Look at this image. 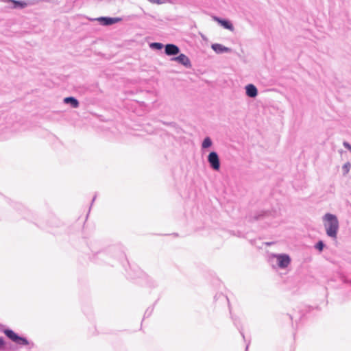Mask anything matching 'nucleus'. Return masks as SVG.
Segmentation results:
<instances>
[{
  "label": "nucleus",
  "mask_w": 351,
  "mask_h": 351,
  "mask_svg": "<svg viewBox=\"0 0 351 351\" xmlns=\"http://www.w3.org/2000/svg\"><path fill=\"white\" fill-rule=\"evenodd\" d=\"M319 292L322 298L318 301L324 300L328 295L339 302L351 299V287H330L329 289L326 287H320Z\"/></svg>",
  "instance_id": "nucleus-1"
},
{
  "label": "nucleus",
  "mask_w": 351,
  "mask_h": 351,
  "mask_svg": "<svg viewBox=\"0 0 351 351\" xmlns=\"http://www.w3.org/2000/svg\"><path fill=\"white\" fill-rule=\"evenodd\" d=\"M0 331L3 332L10 340L16 345L27 346L28 350H31L35 346L34 342L29 341L25 337L19 335L13 330L5 328L2 324H0Z\"/></svg>",
  "instance_id": "nucleus-2"
},
{
  "label": "nucleus",
  "mask_w": 351,
  "mask_h": 351,
  "mask_svg": "<svg viewBox=\"0 0 351 351\" xmlns=\"http://www.w3.org/2000/svg\"><path fill=\"white\" fill-rule=\"evenodd\" d=\"M324 225L328 237L336 239L339 230V221L335 215L326 213L323 217Z\"/></svg>",
  "instance_id": "nucleus-3"
},
{
  "label": "nucleus",
  "mask_w": 351,
  "mask_h": 351,
  "mask_svg": "<svg viewBox=\"0 0 351 351\" xmlns=\"http://www.w3.org/2000/svg\"><path fill=\"white\" fill-rule=\"evenodd\" d=\"M215 299L216 300H226V301H227L228 305V308H229V311H230V313L231 315V319H232V320L233 322V324L237 327L238 330L239 331V333L242 336V337L244 339V341H245V335L243 333V326H242V324H241V322L240 319L238 317L234 316V315H232L231 306H230V300H229L228 297L227 295H224L223 293H217L215 295Z\"/></svg>",
  "instance_id": "nucleus-4"
},
{
  "label": "nucleus",
  "mask_w": 351,
  "mask_h": 351,
  "mask_svg": "<svg viewBox=\"0 0 351 351\" xmlns=\"http://www.w3.org/2000/svg\"><path fill=\"white\" fill-rule=\"evenodd\" d=\"M269 261L272 264H276L278 267L285 269L288 267L291 263V258L285 254H273L269 258Z\"/></svg>",
  "instance_id": "nucleus-5"
},
{
  "label": "nucleus",
  "mask_w": 351,
  "mask_h": 351,
  "mask_svg": "<svg viewBox=\"0 0 351 351\" xmlns=\"http://www.w3.org/2000/svg\"><path fill=\"white\" fill-rule=\"evenodd\" d=\"M304 316V313L301 310L298 313V317H296L293 314L285 313L282 315V321H289L291 324V326L293 328H296L298 327V321L301 320Z\"/></svg>",
  "instance_id": "nucleus-6"
},
{
  "label": "nucleus",
  "mask_w": 351,
  "mask_h": 351,
  "mask_svg": "<svg viewBox=\"0 0 351 351\" xmlns=\"http://www.w3.org/2000/svg\"><path fill=\"white\" fill-rule=\"evenodd\" d=\"M208 162L209 163L210 167L215 170L219 171L220 169L221 162L218 154L213 151L210 152L207 158Z\"/></svg>",
  "instance_id": "nucleus-7"
},
{
  "label": "nucleus",
  "mask_w": 351,
  "mask_h": 351,
  "mask_svg": "<svg viewBox=\"0 0 351 351\" xmlns=\"http://www.w3.org/2000/svg\"><path fill=\"white\" fill-rule=\"evenodd\" d=\"M285 293L287 298L295 300L304 293V290L301 289V287H287Z\"/></svg>",
  "instance_id": "nucleus-8"
},
{
  "label": "nucleus",
  "mask_w": 351,
  "mask_h": 351,
  "mask_svg": "<svg viewBox=\"0 0 351 351\" xmlns=\"http://www.w3.org/2000/svg\"><path fill=\"white\" fill-rule=\"evenodd\" d=\"M171 60L176 61L186 68L191 67V63L189 58L183 53H180L178 56L171 58Z\"/></svg>",
  "instance_id": "nucleus-9"
},
{
  "label": "nucleus",
  "mask_w": 351,
  "mask_h": 351,
  "mask_svg": "<svg viewBox=\"0 0 351 351\" xmlns=\"http://www.w3.org/2000/svg\"><path fill=\"white\" fill-rule=\"evenodd\" d=\"M98 21L102 25L108 26L121 21V19L119 17L101 16L98 19Z\"/></svg>",
  "instance_id": "nucleus-10"
},
{
  "label": "nucleus",
  "mask_w": 351,
  "mask_h": 351,
  "mask_svg": "<svg viewBox=\"0 0 351 351\" xmlns=\"http://www.w3.org/2000/svg\"><path fill=\"white\" fill-rule=\"evenodd\" d=\"M180 51V48L174 44H167L165 45V53L167 56H176L178 55Z\"/></svg>",
  "instance_id": "nucleus-11"
},
{
  "label": "nucleus",
  "mask_w": 351,
  "mask_h": 351,
  "mask_svg": "<svg viewBox=\"0 0 351 351\" xmlns=\"http://www.w3.org/2000/svg\"><path fill=\"white\" fill-rule=\"evenodd\" d=\"M214 21H217L220 25H221L224 29L233 31L234 30V26L232 24V23L228 20L219 18L218 16H213Z\"/></svg>",
  "instance_id": "nucleus-12"
},
{
  "label": "nucleus",
  "mask_w": 351,
  "mask_h": 351,
  "mask_svg": "<svg viewBox=\"0 0 351 351\" xmlns=\"http://www.w3.org/2000/svg\"><path fill=\"white\" fill-rule=\"evenodd\" d=\"M274 213L273 211H260L254 215L250 216V221H258L266 219L269 216H271Z\"/></svg>",
  "instance_id": "nucleus-13"
},
{
  "label": "nucleus",
  "mask_w": 351,
  "mask_h": 351,
  "mask_svg": "<svg viewBox=\"0 0 351 351\" xmlns=\"http://www.w3.org/2000/svg\"><path fill=\"white\" fill-rule=\"evenodd\" d=\"M211 48L217 54H221L223 53H229L232 51L230 48L225 47V46L222 45L221 44H219V43L212 44Z\"/></svg>",
  "instance_id": "nucleus-14"
},
{
  "label": "nucleus",
  "mask_w": 351,
  "mask_h": 351,
  "mask_svg": "<svg viewBox=\"0 0 351 351\" xmlns=\"http://www.w3.org/2000/svg\"><path fill=\"white\" fill-rule=\"evenodd\" d=\"M245 94L248 97L255 98L258 95V89L252 84H249L245 87Z\"/></svg>",
  "instance_id": "nucleus-15"
},
{
  "label": "nucleus",
  "mask_w": 351,
  "mask_h": 351,
  "mask_svg": "<svg viewBox=\"0 0 351 351\" xmlns=\"http://www.w3.org/2000/svg\"><path fill=\"white\" fill-rule=\"evenodd\" d=\"M64 103L70 105L72 108H77L80 106L79 101L74 97H67L64 99Z\"/></svg>",
  "instance_id": "nucleus-16"
},
{
  "label": "nucleus",
  "mask_w": 351,
  "mask_h": 351,
  "mask_svg": "<svg viewBox=\"0 0 351 351\" xmlns=\"http://www.w3.org/2000/svg\"><path fill=\"white\" fill-rule=\"evenodd\" d=\"M4 1H10L12 3V8H24L27 5V3L24 1H19V0H3Z\"/></svg>",
  "instance_id": "nucleus-17"
},
{
  "label": "nucleus",
  "mask_w": 351,
  "mask_h": 351,
  "mask_svg": "<svg viewBox=\"0 0 351 351\" xmlns=\"http://www.w3.org/2000/svg\"><path fill=\"white\" fill-rule=\"evenodd\" d=\"M114 250V247H112L108 249L106 251H101L96 254V257L100 259H102L104 261L106 260V257L107 256L108 254L112 252Z\"/></svg>",
  "instance_id": "nucleus-18"
},
{
  "label": "nucleus",
  "mask_w": 351,
  "mask_h": 351,
  "mask_svg": "<svg viewBox=\"0 0 351 351\" xmlns=\"http://www.w3.org/2000/svg\"><path fill=\"white\" fill-rule=\"evenodd\" d=\"M213 145L212 140L210 137L206 136L202 141V149H206L211 147Z\"/></svg>",
  "instance_id": "nucleus-19"
},
{
  "label": "nucleus",
  "mask_w": 351,
  "mask_h": 351,
  "mask_svg": "<svg viewBox=\"0 0 351 351\" xmlns=\"http://www.w3.org/2000/svg\"><path fill=\"white\" fill-rule=\"evenodd\" d=\"M154 305H153V306H152L148 307V308L146 309V311H145V313H144L143 320L144 319H145V318H148V317H149L152 315V313H153V311H154Z\"/></svg>",
  "instance_id": "nucleus-20"
},
{
  "label": "nucleus",
  "mask_w": 351,
  "mask_h": 351,
  "mask_svg": "<svg viewBox=\"0 0 351 351\" xmlns=\"http://www.w3.org/2000/svg\"><path fill=\"white\" fill-rule=\"evenodd\" d=\"M150 47L153 49H156V50H160L162 49L163 47H165V46L163 45V44L160 43H152L150 44Z\"/></svg>",
  "instance_id": "nucleus-21"
},
{
  "label": "nucleus",
  "mask_w": 351,
  "mask_h": 351,
  "mask_svg": "<svg viewBox=\"0 0 351 351\" xmlns=\"http://www.w3.org/2000/svg\"><path fill=\"white\" fill-rule=\"evenodd\" d=\"M324 247L325 244L322 240L317 242L316 244L315 245V248L319 252L323 251Z\"/></svg>",
  "instance_id": "nucleus-22"
},
{
  "label": "nucleus",
  "mask_w": 351,
  "mask_h": 351,
  "mask_svg": "<svg viewBox=\"0 0 351 351\" xmlns=\"http://www.w3.org/2000/svg\"><path fill=\"white\" fill-rule=\"evenodd\" d=\"M351 165L349 162L345 163L342 167L343 174L346 175L350 169Z\"/></svg>",
  "instance_id": "nucleus-23"
},
{
  "label": "nucleus",
  "mask_w": 351,
  "mask_h": 351,
  "mask_svg": "<svg viewBox=\"0 0 351 351\" xmlns=\"http://www.w3.org/2000/svg\"><path fill=\"white\" fill-rule=\"evenodd\" d=\"M7 350V342L5 339L0 337V350Z\"/></svg>",
  "instance_id": "nucleus-24"
},
{
  "label": "nucleus",
  "mask_w": 351,
  "mask_h": 351,
  "mask_svg": "<svg viewBox=\"0 0 351 351\" xmlns=\"http://www.w3.org/2000/svg\"><path fill=\"white\" fill-rule=\"evenodd\" d=\"M136 272L138 278H147L148 277L147 275L145 274L143 271H141L140 269H138Z\"/></svg>",
  "instance_id": "nucleus-25"
},
{
  "label": "nucleus",
  "mask_w": 351,
  "mask_h": 351,
  "mask_svg": "<svg viewBox=\"0 0 351 351\" xmlns=\"http://www.w3.org/2000/svg\"><path fill=\"white\" fill-rule=\"evenodd\" d=\"M149 2L156 4H162L165 3L164 0H148Z\"/></svg>",
  "instance_id": "nucleus-26"
},
{
  "label": "nucleus",
  "mask_w": 351,
  "mask_h": 351,
  "mask_svg": "<svg viewBox=\"0 0 351 351\" xmlns=\"http://www.w3.org/2000/svg\"><path fill=\"white\" fill-rule=\"evenodd\" d=\"M343 147L351 152V145L348 142H343Z\"/></svg>",
  "instance_id": "nucleus-27"
},
{
  "label": "nucleus",
  "mask_w": 351,
  "mask_h": 351,
  "mask_svg": "<svg viewBox=\"0 0 351 351\" xmlns=\"http://www.w3.org/2000/svg\"><path fill=\"white\" fill-rule=\"evenodd\" d=\"M311 309H313V307L312 306H307V310H306V312H310L311 311Z\"/></svg>",
  "instance_id": "nucleus-28"
},
{
  "label": "nucleus",
  "mask_w": 351,
  "mask_h": 351,
  "mask_svg": "<svg viewBox=\"0 0 351 351\" xmlns=\"http://www.w3.org/2000/svg\"><path fill=\"white\" fill-rule=\"evenodd\" d=\"M18 206H19V209L22 208L23 210H25V208L21 204H18Z\"/></svg>",
  "instance_id": "nucleus-29"
},
{
  "label": "nucleus",
  "mask_w": 351,
  "mask_h": 351,
  "mask_svg": "<svg viewBox=\"0 0 351 351\" xmlns=\"http://www.w3.org/2000/svg\"><path fill=\"white\" fill-rule=\"evenodd\" d=\"M249 345H250V342H248V343L246 345L245 351H248Z\"/></svg>",
  "instance_id": "nucleus-30"
},
{
  "label": "nucleus",
  "mask_w": 351,
  "mask_h": 351,
  "mask_svg": "<svg viewBox=\"0 0 351 351\" xmlns=\"http://www.w3.org/2000/svg\"><path fill=\"white\" fill-rule=\"evenodd\" d=\"M95 199H96V195H95V196L93 197V200H92V204H93V202L95 200Z\"/></svg>",
  "instance_id": "nucleus-31"
}]
</instances>
